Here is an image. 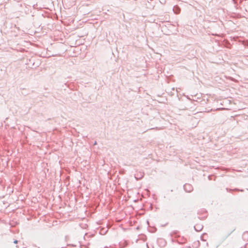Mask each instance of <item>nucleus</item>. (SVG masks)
<instances>
[{
  "label": "nucleus",
  "instance_id": "nucleus-1",
  "mask_svg": "<svg viewBox=\"0 0 248 248\" xmlns=\"http://www.w3.org/2000/svg\"><path fill=\"white\" fill-rule=\"evenodd\" d=\"M14 243H15V244H17V240H15V241H14Z\"/></svg>",
  "mask_w": 248,
  "mask_h": 248
},
{
  "label": "nucleus",
  "instance_id": "nucleus-2",
  "mask_svg": "<svg viewBox=\"0 0 248 248\" xmlns=\"http://www.w3.org/2000/svg\"><path fill=\"white\" fill-rule=\"evenodd\" d=\"M97 143H96V142L95 141L94 143V145H96Z\"/></svg>",
  "mask_w": 248,
  "mask_h": 248
}]
</instances>
